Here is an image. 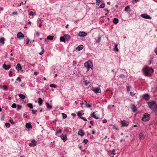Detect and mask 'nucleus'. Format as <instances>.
Wrapping results in <instances>:
<instances>
[{
	"mask_svg": "<svg viewBox=\"0 0 157 157\" xmlns=\"http://www.w3.org/2000/svg\"><path fill=\"white\" fill-rule=\"evenodd\" d=\"M144 75L146 76L150 77L154 72L153 69L151 67L146 66L142 69Z\"/></svg>",
	"mask_w": 157,
	"mask_h": 157,
	"instance_id": "obj_1",
	"label": "nucleus"
},
{
	"mask_svg": "<svg viewBox=\"0 0 157 157\" xmlns=\"http://www.w3.org/2000/svg\"><path fill=\"white\" fill-rule=\"evenodd\" d=\"M148 105L153 111L155 112H157V106L156 104L154 101L149 102L148 103Z\"/></svg>",
	"mask_w": 157,
	"mask_h": 157,
	"instance_id": "obj_2",
	"label": "nucleus"
},
{
	"mask_svg": "<svg viewBox=\"0 0 157 157\" xmlns=\"http://www.w3.org/2000/svg\"><path fill=\"white\" fill-rule=\"evenodd\" d=\"M84 66L87 68V70L89 71L90 68H92L93 67V63L90 60L85 62L84 64Z\"/></svg>",
	"mask_w": 157,
	"mask_h": 157,
	"instance_id": "obj_3",
	"label": "nucleus"
},
{
	"mask_svg": "<svg viewBox=\"0 0 157 157\" xmlns=\"http://www.w3.org/2000/svg\"><path fill=\"white\" fill-rule=\"evenodd\" d=\"M150 115L147 113H145L142 117V120L144 121H148L150 118Z\"/></svg>",
	"mask_w": 157,
	"mask_h": 157,
	"instance_id": "obj_4",
	"label": "nucleus"
},
{
	"mask_svg": "<svg viewBox=\"0 0 157 157\" xmlns=\"http://www.w3.org/2000/svg\"><path fill=\"white\" fill-rule=\"evenodd\" d=\"M91 90L96 93H100L101 92V89L99 87H93Z\"/></svg>",
	"mask_w": 157,
	"mask_h": 157,
	"instance_id": "obj_5",
	"label": "nucleus"
},
{
	"mask_svg": "<svg viewBox=\"0 0 157 157\" xmlns=\"http://www.w3.org/2000/svg\"><path fill=\"white\" fill-rule=\"evenodd\" d=\"M37 144V143L33 139L31 140V143H29V145L30 147H34Z\"/></svg>",
	"mask_w": 157,
	"mask_h": 157,
	"instance_id": "obj_6",
	"label": "nucleus"
},
{
	"mask_svg": "<svg viewBox=\"0 0 157 157\" xmlns=\"http://www.w3.org/2000/svg\"><path fill=\"white\" fill-rule=\"evenodd\" d=\"M141 17L144 18H145L147 19H151V18L149 15H147V14H142L140 15Z\"/></svg>",
	"mask_w": 157,
	"mask_h": 157,
	"instance_id": "obj_7",
	"label": "nucleus"
},
{
	"mask_svg": "<svg viewBox=\"0 0 157 157\" xmlns=\"http://www.w3.org/2000/svg\"><path fill=\"white\" fill-rule=\"evenodd\" d=\"M143 98L146 101H148L150 99V96L148 94H146L142 95Z\"/></svg>",
	"mask_w": 157,
	"mask_h": 157,
	"instance_id": "obj_8",
	"label": "nucleus"
},
{
	"mask_svg": "<svg viewBox=\"0 0 157 157\" xmlns=\"http://www.w3.org/2000/svg\"><path fill=\"white\" fill-rule=\"evenodd\" d=\"M24 35L21 32H19L17 35V37L19 40H21L24 38Z\"/></svg>",
	"mask_w": 157,
	"mask_h": 157,
	"instance_id": "obj_9",
	"label": "nucleus"
},
{
	"mask_svg": "<svg viewBox=\"0 0 157 157\" xmlns=\"http://www.w3.org/2000/svg\"><path fill=\"white\" fill-rule=\"evenodd\" d=\"M78 134L82 137L85 134L84 131L82 129H80L78 132Z\"/></svg>",
	"mask_w": 157,
	"mask_h": 157,
	"instance_id": "obj_10",
	"label": "nucleus"
},
{
	"mask_svg": "<svg viewBox=\"0 0 157 157\" xmlns=\"http://www.w3.org/2000/svg\"><path fill=\"white\" fill-rule=\"evenodd\" d=\"M131 109L134 112H135L137 111V109L136 106L133 104H132L131 105Z\"/></svg>",
	"mask_w": 157,
	"mask_h": 157,
	"instance_id": "obj_11",
	"label": "nucleus"
},
{
	"mask_svg": "<svg viewBox=\"0 0 157 157\" xmlns=\"http://www.w3.org/2000/svg\"><path fill=\"white\" fill-rule=\"evenodd\" d=\"M62 140H63L64 142H65L67 140V138L66 134L64 135L63 134L61 136H60Z\"/></svg>",
	"mask_w": 157,
	"mask_h": 157,
	"instance_id": "obj_12",
	"label": "nucleus"
},
{
	"mask_svg": "<svg viewBox=\"0 0 157 157\" xmlns=\"http://www.w3.org/2000/svg\"><path fill=\"white\" fill-rule=\"evenodd\" d=\"M16 68L18 71H23L22 67L20 64L19 63L17 64Z\"/></svg>",
	"mask_w": 157,
	"mask_h": 157,
	"instance_id": "obj_13",
	"label": "nucleus"
},
{
	"mask_svg": "<svg viewBox=\"0 0 157 157\" xmlns=\"http://www.w3.org/2000/svg\"><path fill=\"white\" fill-rule=\"evenodd\" d=\"M86 35L87 33L84 32H80L78 33V36L80 37H84Z\"/></svg>",
	"mask_w": 157,
	"mask_h": 157,
	"instance_id": "obj_14",
	"label": "nucleus"
},
{
	"mask_svg": "<svg viewBox=\"0 0 157 157\" xmlns=\"http://www.w3.org/2000/svg\"><path fill=\"white\" fill-rule=\"evenodd\" d=\"M139 136L140 140L144 139L145 136V135L143 132L140 133L139 134Z\"/></svg>",
	"mask_w": 157,
	"mask_h": 157,
	"instance_id": "obj_15",
	"label": "nucleus"
},
{
	"mask_svg": "<svg viewBox=\"0 0 157 157\" xmlns=\"http://www.w3.org/2000/svg\"><path fill=\"white\" fill-rule=\"evenodd\" d=\"M97 112V111H95L94 112H93V113L91 114L90 116L91 117H93L94 118L96 119H99V117L98 116H97L96 115V114H95V113Z\"/></svg>",
	"mask_w": 157,
	"mask_h": 157,
	"instance_id": "obj_16",
	"label": "nucleus"
},
{
	"mask_svg": "<svg viewBox=\"0 0 157 157\" xmlns=\"http://www.w3.org/2000/svg\"><path fill=\"white\" fill-rule=\"evenodd\" d=\"M11 67V65H6V64H4L2 66V67L6 70H8Z\"/></svg>",
	"mask_w": 157,
	"mask_h": 157,
	"instance_id": "obj_17",
	"label": "nucleus"
},
{
	"mask_svg": "<svg viewBox=\"0 0 157 157\" xmlns=\"http://www.w3.org/2000/svg\"><path fill=\"white\" fill-rule=\"evenodd\" d=\"M121 126L122 127H127L128 124L126 123L125 120H123L121 122Z\"/></svg>",
	"mask_w": 157,
	"mask_h": 157,
	"instance_id": "obj_18",
	"label": "nucleus"
},
{
	"mask_svg": "<svg viewBox=\"0 0 157 157\" xmlns=\"http://www.w3.org/2000/svg\"><path fill=\"white\" fill-rule=\"evenodd\" d=\"M83 48V46L82 45H80L76 48V49L78 51H79L82 49Z\"/></svg>",
	"mask_w": 157,
	"mask_h": 157,
	"instance_id": "obj_19",
	"label": "nucleus"
},
{
	"mask_svg": "<svg viewBox=\"0 0 157 157\" xmlns=\"http://www.w3.org/2000/svg\"><path fill=\"white\" fill-rule=\"evenodd\" d=\"M25 126H26V127L28 129L32 128V126L31 125L30 123H26Z\"/></svg>",
	"mask_w": 157,
	"mask_h": 157,
	"instance_id": "obj_20",
	"label": "nucleus"
},
{
	"mask_svg": "<svg viewBox=\"0 0 157 157\" xmlns=\"http://www.w3.org/2000/svg\"><path fill=\"white\" fill-rule=\"evenodd\" d=\"M124 10L126 12H131V10L129 6H127L125 7Z\"/></svg>",
	"mask_w": 157,
	"mask_h": 157,
	"instance_id": "obj_21",
	"label": "nucleus"
},
{
	"mask_svg": "<svg viewBox=\"0 0 157 157\" xmlns=\"http://www.w3.org/2000/svg\"><path fill=\"white\" fill-rule=\"evenodd\" d=\"M18 96L20 98L22 99H25L26 97L24 95L22 94H18Z\"/></svg>",
	"mask_w": 157,
	"mask_h": 157,
	"instance_id": "obj_22",
	"label": "nucleus"
},
{
	"mask_svg": "<svg viewBox=\"0 0 157 157\" xmlns=\"http://www.w3.org/2000/svg\"><path fill=\"white\" fill-rule=\"evenodd\" d=\"M84 102H85V105L86 107L87 108L91 107V105L90 104H88L86 101H85Z\"/></svg>",
	"mask_w": 157,
	"mask_h": 157,
	"instance_id": "obj_23",
	"label": "nucleus"
},
{
	"mask_svg": "<svg viewBox=\"0 0 157 157\" xmlns=\"http://www.w3.org/2000/svg\"><path fill=\"white\" fill-rule=\"evenodd\" d=\"M5 39L4 37H2L0 39V43H2L3 45L5 43Z\"/></svg>",
	"mask_w": 157,
	"mask_h": 157,
	"instance_id": "obj_24",
	"label": "nucleus"
},
{
	"mask_svg": "<svg viewBox=\"0 0 157 157\" xmlns=\"http://www.w3.org/2000/svg\"><path fill=\"white\" fill-rule=\"evenodd\" d=\"M38 102L40 105L42 104L43 102L42 99L41 98H39L38 99Z\"/></svg>",
	"mask_w": 157,
	"mask_h": 157,
	"instance_id": "obj_25",
	"label": "nucleus"
},
{
	"mask_svg": "<svg viewBox=\"0 0 157 157\" xmlns=\"http://www.w3.org/2000/svg\"><path fill=\"white\" fill-rule=\"evenodd\" d=\"M45 104L47 108L49 109H51L52 108V106L50 105L48 103H46Z\"/></svg>",
	"mask_w": 157,
	"mask_h": 157,
	"instance_id": "obj_26",
	"label": "nucleus"
},
{
	"mask_svg": "<svg viewBox=\"0 0 157 157\" xmlns=\"http://www.w3.org/2000/svg\"><path fill=\"white\" fill-rule=\"evenodd\" d=\"M118 45L117 44H115V47L113 48V49L114 51H116L117 52L119 51V49L117 48Z\"/></svg>",
	"mask_w": 157,
	"mask_h": 157,
	"instance_id": "obj_27",
	"label": "nucleus"
},
{
	"mask_svg": "<svg viewBox=\"0 0 157 157\" xmlns=\"http://www.w3.org/2000/svg\"><path fill=\"white\" fill-rule=\"evenodd\" d=\"M54 36H49L47 37V39L52 40L54 38Z\"/></svg>",
	"mask_w": 157,
	"mask_h": 157,
	"instance_id": "obj_28",
	"label": "nucleus"
},
{
	"mask_svg": "<svg viewBox=\"0 0 157 157\" xmlns=\"http://www.w3.org/2000/svg\"><path fill=\"white\" fill-rule=\"evenodd\" d=\"M119 20L117 18H114L113 20V23L115 24L117 23L118 22Z\"/></svg>",
	"mask_w": 157,
	"mask_h": 157,
	"instance_id": "obj_29",
	"label": "nucleus"
},
{
	"mask_svg": "<svg viewBox=\"0 0 157 157\" xmlns=\"http://www.w3.org/2000/svg\"><path fill=\"white\" fill-rule=\"evenodd\" d=\"M60 42H65V39L64 37V36H61L60 37Z\"/></svg>",
	"mask_w": 157,
	"mask_h": 157,
	"instance_id": "obj_30",
	"label": "nucleus"
},
{
	"mask_svg": "<svg viewBox=\"0 0 157 157\" xmlns=\"http://www.w3.org/2000/svg\"><path fill=\"white\" fill-rule=\"evenodd\" d=\"M57 85L56 84H51L50 85V87L51 88H56L57 87Z\"/></svg>",
	"mask_w": 157,
	"mask_h": 157,
	"instance_id": "obj_31",
	"label": "nucleus"
},
{
	"mask_svg": "<svg viewBox=\"0 0 157 157\" xmlns=\"http://www.w3.org/2000/svg\"><path fill=\"white\" fill-rule=\"evenodd\" d=\"M84 113H82L80 111L79 112L78 114H77V116L79 117H81V116L83 115Z\"/></svg>",
	"mask_w": 157,
	"mask_h": 157,
	"instance_id": "obj_32",
	"label": "nucleus"
},
{
	"mask_svg": "<svg viewBox=\"0 0 157 157\" xmlns=\"http://www.w3.org/2000/svg\"><path fill=\"white\" fill-rule=\"evenodd\" d=\"M28 106L29 107L30 109H32L33 108V105L31 103H28L27 104Z\"/></svg>",
	"mask_w": 157,
	"mask_h": 157,
	"instance_id": "obj_33",
	"label": "nucleus"
},
{
	"mask_svg": "<svg viewBox=\"0 0 157 157\" xmlns=\"http://www.w3.org/2000/svg\"><path fill=\"white\" fill-rule=\"evenodd\" d=\"M64 37H65V39L66 38L67 39H69L70 38V36L68 34L64 35Z\"/></svg>",
	"mask_w": 157,
	"mask_h": 157,
	"instance_id": "obj_34",
	"label": "nucleus"
},
{
	"mask_svg": "<svg viewBox=\"0 0 157 157\" xmlns=\"http://www.w3.org/2000/svg\"><path fill=\"white\" fill-rule=\"evenodd\" d=\"M5 126L7 128H9L10 126V123H5Z\"/></svg>",
	"mask_w": 157,
	"mask_h": 157,
	"instance_id": "obj_35",
	"label": "nucleus"
},
{
	"mask_svg": "<svg viewBox=\"0 0 157 157\" xmlns=\"http://www.w3.org/2000/svg\"><path fill=\"white\" fill-rule=\"evenodd\" d=\"M101 0H96V4L99 6L100 2H101Z\"/></svg>",
	"mask_w": 157,
	"mask_h": 157,
	"instance_id": "obj_36",
	"label": "nucleus"
},
{
	"mask_svg": "<svg viewBox=\"0 0 157 157\" xmlns=\"http://www.w3.org/2000/svg\"><path fill=\"white\" fill-rule=\"evenodd\" d=\"M115 149H113L112 151H110V150L109 151V154H113V153H115Z\"/></svg>",
	"mask_w": 157,
	"mask_h": 157,
	"instance_id": "obj_37",
	"label": "nucleus"
},
{
	"mask_svg": "<svg viewBox=\"0 0 157 157\" xmlns=\"http://www.w3.org/2000/svg\"><path fill=\"white\" fill-rule=\"evenodd\" d=\"M105 4L104 3L101 4L99 6V8H103L105 7Z\"/></svg>",
	"mask_w": 157,
	"mask_h": 157,
	"instance_id": "obj_38",
	"label": "nucleus"
},
{
	"mask_svg": "<svg viewBox=\"0 0 157 157\" xmlns=\"http://www.w3.org/2000/svg\"><path fill=\"white\" fill-rule=\"evenodd\" d=\"M2 87H3V89L4 90H8V87L6 86L3 85V86H2Z\"/></svg>",
	"mask_w": 157,
	"mask_h": 157,
	"instance_id": "obj_39",
	"label": "nucleus"
},
{
	"mask_svg": "<svg viewBox=\"0 0 157 157\" xmlns=\"http://www.w3.org/2000/svg\"><path fill=\"white\" fill-rule=\"evenodd\" d=\"M61 114L63 119L66 118L67 117V115L64 113H62Z\"/></svg>",
	"mask_w": 157,
	"mask_h": 157,
	"instance_id": "obj_40",
	"label": "nucleus"
},
{
	"mask_svg": "<svg viewBox=\"0 0 157 157\" xmlns=\"http://www.w3.org/2000/svg\"><path fill=\"white\" fill-rule=\"evenodd\" d=\"M17 109L18 110L21 109L22 108V106L19 105H17Z\"/></svg>",
	"mask_w": 157,
	"mask_h": 157,
	"instance_id": "obj_41",
	"label": "nucleus"
},
{
	"mask_svg": "<svg viewBox=\"0 0 157 157\" xmlns=\"http://www.w3.org/2000/svg\"><path fill=\"white\" fill-rule=\"evenodd\" d=\"M41 48L42 49V51L39 53V54L40 55H42L43 54L44 52L43 47H41Z\"/></svg>",
	"mask_w": 157,
	"mask_h": 157,
	"instance_id": "obj_42",
	"label": "nucleus"
},
{
	"mask_svg": "<svg viewBox=\"0 0 157 157\" xmlns=\"http://www.w3.org/2000/svg\"><path fill=\"white\" fill-rule=\"evenodd\" d=\"M13 108H15L17 106V105L15 103H13L12 105V106H11Z\"/></svg>",
	"mask_w": 157,
	"mask_h": 157,
	"instance_id": "obj_43",
	"label": "nucleus"
},
{
	"mask_svg": "<svg viewBox=\"0 0 157 157\" xmlns=\"http://www.w3.org/2000/svg\"><path fill=\"white\" fill-rule=\"evenodd\" d=\"M34 13L32 11H31L29 13V15L31 16H32V17H31V18H33V15Z\"/></svg>",
	"mask_w": 157,
	"mask_h": 157,
	"instance_id": "obj_44",
	"label": "nucleus"
},
{
	"mask_svg": "<svg viewBox=\"0 0 157 157\" xmlns=\"http://www.w3.org/2000/svg\"><path fill=\"white\" fill-rule=\"evenodd\" d=\"M9 121L13 124H15V122L13 121V120L10 119L9 120Z\"/></svg>",
	"mask_w": 157,
	"mask_h": 157,
	"instance_id": "obj_45",
	"label": "nucleus"
},
{
	"mask_svg": "<svg viewBox=\"0 0 157 157\" xmlns=\"http://www.w3.org/2000/svg\"><path fill=\"white\" fill-rule=\"evenodd\" d=\"M101 39V37L100 35H99L98 36V40H97V42H99L100 41Z\"/></svg>",
	"mask_w": 157,
	"mask_h": 157,
	"instance_id": "obj_46",
	"label": "nucleus"
},
{
	"mask_svg": "<svg viewBox=\"0 0 157 157\" xmlns=\"http://www.w3.org/2000/svg\"><path fill=\"white\" fill-rule=\"evenodd\" d=\"M83 142L85 144H86L88 142V141L87 140L85 139L83 140Z\"/></svg>",
	"mask_w": 157,
	"mask_h": 157,
	"instance_id": "obj_47",
	"label": "nucleus"
},
{
	"mask_svg": "<svg viewBox=\"0 0 157 157\" xmlns=\"http://www.w3.org/2000/svg\"><path fill=\"white\" fill-rule=\"evenodd\" d=\"M12 73L13 72L11 71H9V75L11 77L12 76Z\"/></svg>",
	"mask_w": 157,
	"mask_h": 157,
	"instance_id": "obj_48",
	"label": "nucleus"
},
{
	"mask_svg": "<svg viewBox=\"0 0 157 157\" xmlns=\"http://www.w3.org/2000/svg\"><path fill=\"white\" fill-rule=\"evenodd\" d=\"M120 77L121 78H124L125 77V76L124 75L121 74L120 76Z\"/></svg>",
	"mask_w": 157,
	"mask_h": 157,
	"instance_id": "obj_49",
	"label": "nucleus"
},
{
	"mask_svg": "<svg viewBox=\"0 0 157 157\" xmlns=\"http://www.w3.org/2000/svg\"><path fill=\"white\" fill-rule=\"evenodd\" d=\"M130 95L132 96H133L135 95V93L133 92H131L130 93Z\"/></svg>",
	"mask_w": 157,
	"mask_h": 157,
	"instance_id": "obj_50",
	"label": "nucleus"
},
{
	"mask_svg": "<svg viewBox=\"0 0 157 157\" xmlns=\"http://www.w3.org/2000/svg\"><path fill=\"white\" fill-rule=\"evenodd\" d=\"M80 118L82 119L85 121H86L87 120V119L86 118H85V117H80Z\"/></svg>",
	"mask_w": 157,
	"mask_h": 157,
	"instance_id": "obj_51",
	"label": "nucleus"
},
{
	"mask_svg": "<svg viewBox=\"0 0 157 157\" xmlns=\"http://www.w3.org/2000/svg\"><path fill=\"white\" fill-rule=\"evenodd\" d=\"M89 82L87 80L85 81V86H87L89 83Z\"/></svg>",
	"mask_w": 157,
	"mask_h": 157,
	"instance_id": "obj_52",
	"label": "nucleus"
},
{
	"mask_svg": "<svg viewBox=\"0 0 157 157\" xmlns=\"http://www.w3.org/2000/svg\"><path fill=\"white\" fill-rule=\"evenodd\" d=\"M62 132V130L61 129L59 130L56 133V134L61 133Z\"/></svg>",
	"mask_w": 157,
	"mask_h": 157,
	"instance_id": "obj_53",
	"label": "nucleus"
},
{
	"mask_svg": "<svg viewBox=\"0 0 157 157\" xmlns=\"http://www.w3.org/2000/svg\"><path fill=\"white\" fill-rule=\"evenodd\" d=\"M85 102H84V101H83L81 103V105H82L81 107L82 108H83L82 106V105H83V104H85Z\"/></svg>",
	"mask_w": 157,
	"mask_h": 157,
	"instance_id": "obj_54",
	"label": "nucleus"
},
{
	"mask_svg": "<svg viewBox=\"0 0 157 157\" xmlns=\"http://www.w3.org/2000/svg\"><path fill=\"white\" fill-rule=\"evenodd\" d=\"M37 110H32V113L33 114H36V112H37Z\"/></svg>",
	"mask_w": 157,
	"mask_h": 157,
	"instance_id": "obj_55",
	"label": "nucleus"
},
{
	"mask_svg": "<svg viewBox=\"0 0 157 157\" xmlns=\"http://www.w3.org/2000/svg\"><path fill=\"white\" fill-rule=\"evenodd\" d=\"M12 14L14 15H17V12H13L12 13Z\"/></svg>",
	"mask_w": 157,
	"mask_h": 157,
	"instance_id": "obj_56",
	"label": "nucleus"
},
{
	"mask_svg": "<svg viewBox=\"0 0 157 157\" xmlns=\"http://www.w3.org/2000/svg\"><path fill=\"white\" fill-rule=\"evenodd\" d=\"M36 33L38 36H39L40 33L38 32H36Z\"/></svg>",
	"mask_w": 157,
	"mask_h": 157,
	"instance_id": "obj_57",
	"label": "nucleus"
},
{
	"mask_svg": "<svg viewBox=\"0 0 157 157\" xmlns=\"http://www.w3.org/2000/svg\"><path fill=\"white\" fill-rule=\"evenodd\" d=\"M113 128L115 129L116 130H117L118 129V128L117 127L115 126H113Z\"/></svg>",
	"mask_w": 157,
	"mask_h": 157,
	"instance_id": "obj_58",
	"label": "nucleus"
},
{
	"mask_svg": "<svg viewBox=\"0 0 157 157\" xmlns=\"http://www.w3.org/2000/svg\"><path fill=\"white\" fill-rule=\"evenodd\" d=\"M130 87L129 86H128L127 87V91H130Z\"/></svg>",
	"mask_w": 157,
	"mask_h": 157,
	"instance_id": "obj_59",
	"label": "nucleus"
},
{
	"mask_svg": "<svg viewBox=\"0 0 157 157\" xmlns=\"http://www.w3.org/2000/svg\"><path fill=\"white\" fill-rule=\"evenodd\" d=\"M116 154V153H113L110 156L111 157H113L114 155Z\"/></svg>",
	"mask_w": 157,
	"mask_h": 157,
	"instance_id": "obj_60",
	"label": "nucleus"
},
{
	"mask_svg": "<svg viewBox=\"0 0 157 157\" xmlns=\"http://www.w3.org/2000/svg\"><path fill=\"white\" fill-rule=\"evenodd\" d=\"M90 123L92 125H93L94 123V122L93 121H90Z\"/></svg>",
	"mask_w": 157,
	"mask_h": 157,
	"instance_id": "obj_61",
	"label": "nucleus"
},
{
	"mask_svg": "<svg viewBox=\"0 0 157 157\" xmlns=\"http://www.w3.org/2000/svg\"><path fill=\"white\" fill-rule=\"evenodd\" d=\"M95 133V131L94 130H93L92 131V134H94Z\"/></svg>",
	"mask_w": 157,
	"mask_h": 157,
	"instance_id": "obj_62",
	"label": "nucleus"
},
{
	"mask_svg": "<svg viewBox=\"0 0 157 157\" xmlns=\"http://www.w3.org/2000/svg\"><path fill=\"white\" fill-rule=\"evenodd\" d=\"M18 81L19 82H21V80L19 77H18Z\"/></svg>",
	"mask_w": 157,
	"mask_h": 157,
	"instance_id": "obj_63",
	"label": "nucleus"
},
{
	"mask_svg": "<svg viewBox=\"0 0 157 157\" xmlns=\"http://www.w3.org/2000/svg\"><path fill=\"white\" fill-rule=\"evenodd\" d=\"M105 11L107 12L108 13H109V11L107 9H105L104 10Z\"/></svg>",
	"mask_w": 157,
	"mask_h": 157,
	"instance_id": "obj_64",
	"label": "nucleus"
}]
</instances>
